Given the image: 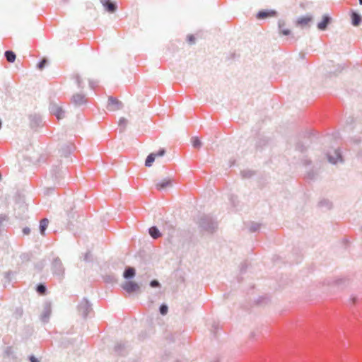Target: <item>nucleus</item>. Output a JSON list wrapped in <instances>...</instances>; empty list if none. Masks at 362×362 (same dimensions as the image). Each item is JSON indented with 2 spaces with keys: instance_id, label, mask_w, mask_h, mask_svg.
Here are the masks:
<instances>
[{
  "instance_id": "obj_1",
  "label": "nucleus",
  "mask_w": 362,
  "mask_h": 362,
  "mask_svg": "<svg viewBox=\"0 0 362 362\" xmlns=\"http://www.w3.org/2000/svg\"><path fill=\"white\" fill-rule=\"evenodd\" d=\"M199 227L202 231L214 233L218 228V222L210 215H202L198 222Z\"/></svg>"
},
{
  "instance_id": "obj_2",
  "label": "nucleus",
  "mask_w": 362,
  "mask_h": 362,
  "mask_svg": "<svg viewBox=\"0 0 362 362\" xmlns=\"http://www.w3.org/2000/svg\"><path fill=\"white\" fill-rule=\"evenodd\" d=\"M88 103V98L83 90H74L71 98H69V104L73 105L76 108L83 109V107Z\"/></svg>"
},
{
  "instance_id": "obj_3",
  "label": "nucleus",
  "mask_w": 362,
  "mask_h": 362,
  "mask_svg": "<svg viewBox=\"0 0 362 362\" xmlns=\"http://www.w3.org/2000/svg\"><path fill=\"white\" fill-rule=\"evenodd\" d=\"M77 310L83 318H86L89 313L92 312V305L86 298H83L77 306Z\"/></svg>"
},
{
  "instance_id": "obj_4",
  "label": "nucleus",
  "mask_w": 362,
  "mask_h": 362,
  "mask_svg": "<svg viewBox=\"0 0 362 362\" xmlns=\"http://www.w3.org/2000/svg\"><path fill=\"white\" fill-rule=\"evenodd\" d=\"M327 156L329 162L332 164H337L338 163L344 162V159L340 148H337L334 150L332 152L328 153Z\"/></svg>"
},
{
  "instance_id": "obj_5",
  "label": "nucleus",
  "mask_w": 362,
  "mask_h": 362,
  "mask_svg": "<svg viewBox=\"0 0 362 362\" xmlns=\"http://www.w3.org/2000/svg\"><path fill=\"white\" fill-rule=\"evenodd\" d=\"M107 109L111 111H116L122 109L123 104L116 98L110 96L108 98Z\"/></svg>"
},
{
  "instance_id": "obj_6",
  "label": "nucleus",
  "mask_w": 362,
  "mask_h": 362,
  "mask_svg": "<svg viewBox=\"0 0 362 362\" xmlns=\"http://www.w3.org/2000/svg\"><path fill=\"white\" fill-rule=\"evenodd\" d=\"M71 80L73 81V84L71 86V91L73 92V88L74 90H83L84 88V82L83 81L81 77L78 74H74L71 76Z\"/></svg>"
},
{
  "instance_id": "obj_7",
  "label": "nucleus",
  "mask_w": 362,
  "mask_h": 362,
  "mask_svg": "<svg viewBox=\"0 0 362 362\" xmlns=\"http://www.w3.org/2000/svg\"><path fill=\"white\" fill-rule=\"evenodd\" d=\"M100 2L105 10L110 13H113L117 10L118 6L115 1H112L111 0H100Z\"/></svg>"
},
{
  "instance_id": "obj_8",
  "label": "nucleus",
  "mask_w": 362,
  "mask_h": 362,
  "mask_svg": "<svg viewBox=\"0 0 362 362\" xmlns=\"http://www.w3.org/2000/svg\"><path fill=\"white\" fill-rule=\"evenodd\" d=\"M122 288L129 293L136 292L140 289L139 286L134 281H127L122 285Z\"/></svg>"
},
{
  "instance_id": "obj_9",
  "label": "nucleus",
  "mask_w": 362,
  "mask_h": 362,
  "mask_svg": "<svg viewBox=\"0 0 362 362\" xmlns=\"http://www.w3.org/2000/svg\"><path fill=\"white\" fill-rule=\"evenodd\" d=\"M276 15V11L274 10H262L257 13L256 17L258 19H264L269 17L275 16Z\"/></svg>"
},
{
  "instance_id": "obj_10",
  "label": "nucleus",
  "mask_w": 362,
  "mask_h": 362,
  "mask_svg": "<svg viewBox=\"0 0 362 362\" xmlns=\"http://www.w3.org/2000/svg\"><path fill=\"white\" fill-rule=\"evenodd\" d=\"M127 346L125 343L117 342L115 345L114 351L117 355L124 356L127 353Z\"/></svg>"
},
{
  "instance_id": "obj_11",
  "label": "nucleus",
  "mask_w": 362,
  "mask_h": 362,
  "mask_svg": "<svg viewBox=\"0 0 362 362\" xmlns=\"http://www.w3.org/2000/svg\"><path fill=\"white\" fill-rule=\"evenodd\" d=\"M331 18L328 15H324L322 20L317 23V28L320 30H325L328 25L331 23Z\"/></svg>"
},
{
  "instance_id": "obj_12",
  "label": "nucleus",
  "mask_w": 362,
  "mask_h": 362,
  "mask_svg": "<svg viewBox=\"0 0 362 362\" xmlns=\"http://www.w3.org/2000/svg\"><path fill=\"white\" fill-rule=\"evenodd\" d=\"M351 23L354 26H358L362 22V17L361 16L356 12L352 11L351 14Z\"/></svg>"
},
{
  "instance_id": "obj_13",
  "label": "nucleus",
  "mask_w": 362,
  "mask_h": 362,
  "mask_svg": "<svg viewBox=\"0 0 362 362\" xmlns=\"http://www.w3.org/2000/svg\"><path fill=\"white\" fill-rule=\"evenodd\" d=\"M136 274V270L134 267H127L123 273V277L126 279H132Z\"/></svg>"
},
{
  "instance_id": "obj_14",
  "label": "nucleus",
  "mask_w": 362,
  "mask_h": 362,
  "mask_svg": "<svg viewBox=\"0 0 362 362\" xmlns=\"http://www.w3.org/2000/svg\"><path fill=\"white\" fill-rule=\"evenodd\" d=\"M52 112L54 115L58 119L64 118L65 117V112L63 111L60 107L57 105H53L52 107Z\"/></svg>"
},
{
  "instance_id": "obj_15",
  "label": "nucleus",
  "mask_w": 362,
  "mask_h": 362,
  "mask_svg": "<svg viewBox=\"0 0 362 362\" xmlns=\"http://www.w3.org/2000/svg\"><path fill=\"white\" fill-rule=\"evenodd\" d=\"M172 182L170 179H165L160 182H158L156 184V189L158 190L163 189L168 187L171 186Z\"/></svg>"
},
{
  "instance_id": "obj_16",
  "label": "nucleus",
  "mask_w": 362,
  "mask_h": 362,
  "mask_svg": "<svg viewBox=\"0 0 362 362\" xmlns=\"http://www.w3.org/2000/svg\"><path fill=\"white\" fill-rule=\"evenodd\" d=\"M319 207L325 209H331L332 208V203L327 199H322L318 203Z\"/></svg>"
},
{
  "instance_id": "obj_17",
  "label": "nucleus",
  "mask_w": 362,
  "mask_h": 362,
  "mask_svg": "<svg viewBox=\"0 0 362 362\" xmlns=\"http://www.w3.org/2000/svg\"><path fill=\"white\" fill-rule=\"evenodd\" d=\"M149 235L153 239H158L161 236V233L156 226H152L148 229Z\"/></svg>"
},
{
  "instance_id": "obj_18",
  "label": "nucleus",
  "mask_w": 362,
  "mask_h": 362,
  "mask_svg": "<svg viewBox=\"0 0 362 362\" xmlns=\"http://www.w3.org/2000/svg\"><path fill=\"white\" fill-rule=\"evenodd\" d=\"M312 17L311 16H302L299 18L297 21V24L304 26L307 25L310 21H311Z\"/></svg>"
},
{
  "instance_id": "obj_19",
  "label": "nucleus",
  "mask_w": 362,
  "mask_h": 362,
  "mask_svg": "<svg viewBox=\"0 0 362 362\" xmlns=\"http://www.w3.org/2000/svg\"><path fill=\"white\" fill-rule=\"evenodd\" d=\"M49 221L47 218H43L40 221V233L42 235H45V231L48 226Z\"/></svg>"
},
{
  "instance_id": "obj_20",
  "label": "nucleus",
  "mask_w": 362,
  "mask_h": 362,
  "mask_svg": "<svg viewBox=\"0 0 362 362\" xmlns=\"http://www.w3.org/2000/svg\"><path fill=\"white\" fill-rule=\"evenodd\" d=\"M155 158H156V154L154 153H150L147 156V158L145 160V165L146 167H151L153 163L154 162Z\"/></svg>"
},
{
  "instance_id": "obj_21",
  "label": "nucleus",
  "mask_w": 362,
  "mask_h": 362,
  "mask_svg": "<svg viewBox=\"0 0 362 362\" xmlns=\"http://www.w3.org/2000/svg\"><path fill=\"white\" fill-rule=\"evenodd\" d=\"M5 57L8 62H13L16 57L15 53L12 51H6Z\"/></svg>"
},
{
  "instance_id": "obj_22",
  "label": "nucleus",
  "mask_w": 362,
  "mask_h": 362,
  "mask_svg": "<svg viewBox=\"0 0 362 362\" xmlns=\"http://www.w3.org/2000/svg\"><path fill=\"white\" fill-rule=\"evenodd\" d=\"M260 224L255 222H250L249 225V230L252 233H255L260 228Z\"/></svg>"
},
{
  "instance_id": "obj_23",
  "label": "nucleus",
  "mask_w": 362,
  "mask_h": 362,
  "mask_svg": "<svg viewBox=\"0 0 362 362\" xmlns=\"http://www.w3.org/2000/svg\"><path fill=\"white\" fill-rule=\"evenodd\" d=\"M284 25V22H282V21H279V32H280L282 35H290V33H291L290 30H288V29H283V28H282V27H283Z\"/></svg>"
},
{
  "instance_id": "obj_24",
  "label": "nucleus",
  "mask_w": 362,
  "mask_h": 362,
  "mask_svg": "<svg viewBox=\"0 0 362 362\" xmlns=\"http://www.w3.org/2000/svg\"><path fill=\"white\" fill-rule=\"evenodd\" d=\"M267 139L265 137H260L256 142L257 148H262L267 144Z\"/></svg>"
},
{
  "instance_id": "obj_25",
  "label": "nucleus",
  "mask_w": 362,
  "mask_h": 362,
  "mask_svg": "<svg viewBox=\"0 0 362 362\" xmlns=\"http://www.w3.org/2000/svg\"><path fill=\"white\" fill-rule=\"evenodd\" d=\"M192 146L195 148H199L202 146V142L198 137L194 136L192 138Z\"/></svg>"
},
{
  "instance_id": "obj_26",
  "label": "nucleus",
  "mask_w": 362,
  "mask_h": 362,
  "mask_svg": "<svg viewBox=\"0 0 362 362\" xmlns=\"http://www.w3.org/2000/svg\"><path fill=\"white\" fill-rule=\"evenodd\" d=\"M254 175V172L250 170H245L241 172V175L244 178H250Z\"/></svg>"
},
{
  "instance_id": "obj_27",
  "label": "nucleus",
  "mask_w": 362,
  "mask_h": 362,
  "mask_svg": "<svg viewBox=\"0 0 362 362\" xmlns=\"http://www.w3.org/2000/svg\"><path fill=\"white\" fill-rule=\"evenodd\" d=\"M168 307L166 304H162L160 305L159 312L162 315H165L168 313Z\"/></svg>"
},
{
  "instance_id": "obj_28",
  "label": "nucleus",
  "mask_w": 362,
  "mask_h": 362,
  "mask_svg": "<svg viewBox=\"0 0 362 362\" xmlns=\"http://www.w3.org/2000/svg\"><path fill=\"white\" fill-rule=\"evenodd\" d=\"M36 290L40 295H44L46 292V287L43 284H39Z\"/></svg>"
},
{
  "instance_id": "obj_29",
  "label": "nucleus",
  "mask_w": 362,
  "mask_h": 362,
  "mask_svg": "<svg viewBox=\"0 0 362 362\" xmlns=\"http://www.w3.org/2000/svg\"><path fill=\"white\" fill-rule=\"evenodd\" d=\"M76 150V146L71 144V141H69V155L71 154V153L72 151H74ZM69 162H73V159L72 158L69 156Z\"/></svg>"
},
{
  "instance_id": "obj_30",
  "label": "nucleus",
  "mask_w": 362,
  "mask_h": 362,
  "mask_svg": "<svg viewBox=\"0 0 362 362\" xmlns=\"http://www.w3.org/2000/svg\"><path fill=\"white\" fill-rule=\"evenodd\" d=\"M83 260L86 262H90L92 260V255L90 252H87L83 257Z\"/></svg>"
},
{
  "instance_id": "obj_31",
  "label": "nucleus",
  "mask_w": 362,
  "mask_h": 362,
  "mask_svg": "<svg viewBox=\"0 0 362 362\" xmlns=\"http://www.w3.org/2000/svg\"><path fill=\"white\" fill-rule=\"evenodd\" d=\"M150 286L153 288L160 287V284L158 280L153 279L151 281Z\"/></svg>"
},
{
  "instance_id": "obj_32",
  "label": "nucleus",
  "mask_w": 362,
  "mask_h": 362,
  "mask_svg": "<svg viewBox=\"0 0 362 362\" xmlns=\"http://www.w3.org/2000/svg\"><path fill=\"white\" fill-rule=\"evenodd\" d=\"M127 124V120L124 117H121L119 121V125L125 128Z\"/></svg>"
},
{
  "instance_id": "obj_33",
  "label": "nucleus",
  "mask_w": 362,
  "mask_h": 362,
  "mask_svg": "<svg viewBox=\"0 0 362 362\" xmlns=\"http://www.w3.org/2000/svg\"><path fill=\"white\" fill-rule=\"evenodd\" d=\"M47 59H43L37 65V67L39 69L42 70L45 66V65L47 64Z\"/></svg>"
},
{
  "instance_id": "obj_34",
  "label": "nucleus",
  "mask_w": 362,
  "mask_h": 362,
  "mask_svg": "<svg viewBox=\"0 0 362 362\" xmlns=\"http://www.w3.org/2000/svg\"><path fill=\"white\" fill-rule=\"evenodd\" d=\"M187 41L189 44H194L195 42V37L192 35H187Z\"/></svg>"
},
{
  "instance_id": "obj_35",
  "label": "nucleus",
  "mask_w": 362,
  "mask_h": 362,
  "mask_svg": "<svg viewBox=\"0 0 362 362\" xmlns=\"http://www.w3.org/2000/svg\"><path fill=\"white\" fill-rule=\"evenodd\" d=\"M165 150L164 148H160L158 150V151L155 154H156V156H163L165 155Z\"/></svg>"
},
{
  "instance_id": "obj_36",
  "label": "nucleus",
  "mask_w": 362,
  "mask_h": 362,
  "mask_svg": "<svg viewBox=\"0 0 362 362\" xmlns=\"http://www.w3.org/2000/svg\"><path fill=\"white\" fill-rule=\"evenodd\" d=\"M49 315H50V309L49 308H47L44 315L42 316V320H45L47 318L49 317Z\"/></svg>"
},
{
  "instance_id": "obj_37",
  "label": "nucleus",
  "mask_w": 362,
  "mask_h": 362,
  "mask_svg": "<svg viewBox=\"0 0 362 362\" xmlns=\"http://www.w3.org/2000/svg\"><path fill=\"white\" fill-rule=\"evenodd\" d=\"M296 148H297L298 151H301V152L304 151H305V148L304 147V146H303V145H302L300 143H298V144H297V145H296Z\"/></svg>"
},
{
  "instance_id": "obj_38",
  "label": "nucleus",
  "mask_w": 362,
  "mask_h": 362,
  "mask_svg": "<svg viewBox=\"0 0 362 362\" xmlns=\"http://www.w3.org/2000/svg\"><path fill=\"white\" fill-rule=\"evenodd\" d=\"M54 264V267L56 268V269H58V268H60L61 266H62V264L60 262L59 260H55L53 263Z\"/></svg>"
},
{
  "instance_id": "obj_39",
  "label": "nucleus",
  "mask_w": 362,
  "mask_h": 362,
  "mask_svg": "<svg viewBox=\"0 0 362 362\" xmlns=\"http://www.w3.org/2000/svg\"><path fill=\"white\" fill-rule=\"evenodd\" d=\"M247 269V263L246 262H243L240 265V271L241 272H245Z\"/></svg>"
},
{
  "instance_id": "obj_40",
  "label": "nucleus",
  "mask_w": 362,
  "mask_h": 362,
  "mask_svg": "<svg viewBox=\"0 0 362 362\" xmlns=\"http://www.w3.org/2000/svg\"><path fill=\"white\" fill-rule=\"evenodd\" d=\"M89 86L91 88H94V87L97 86V82H95L93 81H89Z\"/></svg>"
},
{
  "instance_id": "obj_41",
  "label": "nucleus",
  "mask_w": 362,
  "mask_h": 362,
  "mask_svg": "<svg viewBox=\"0 0 362 362\" xmlns=\"http://www.w3.org/2000/svg\"><path fill=\"white\" fill-rule=\"evenodd\" d=\"M30 228H23V233H24L25 235H28V234H29V233H30Z\"/></svg>"
},
{
  "instance_id": "obj_42",
  "label": "nucleus",
  "mask_w": 362,
  "mask_h": 362,
  "mask_svg": "<svg viewBox=\"0 0 362 362\" xmlns=\"http://www.w3.org/2000/svg\"><path fill=\"white\" fill-rule=\"evenodd\" d=\"M235 197L234 196H232L230 197V202L233 204V206H235Z\"/></svg>"
},
{
  "instance_id": "obj_43",
  "label": "nucleus",
  "mask_w": 362,
  "mask_h": 362,
  "mask_svg": "<svg viewBox=\"0 0 362 362\" xmlns=\"http://www.w3.org/2000/svg\"><path fill=\"white\" fill-rule=\"evenodd\" d=\"M112 279H113V277L107 276V277L105 278V281L109 282V281H112Z\"/></svg>"
},
{
  "instance_id": "obj_44",
  "label": "nucleus",
  "mask_w": 362,
  "mask_h": 362,
  "mask_svg": "<svg viewBox=\"0 0 362 362\" xmlns=\"http://www.w3.org/2000/svg\"><path fill=\"white\" fill-rule=\"evenodd\" d=\"M30 361L31 362H38V361L34 356H32L30 358Z\"/></svg>"
},
{
  "instance_id": "obj_45",
  "label": "nucleus",
  "mask_w": 362,
  "mask_h": 362,
  "mask_svg": "<svg viewBox=\"0 0 362 362\" xmlns=\"http://www.w3.org/2000/svg\"><path fill=\"white\" fill-rule=\"evenodd\" d=\"M352 301H353V303H356V298L355 297H353L351 298Z\"/></svg>"
},
{
  "instance_id": "obj_46",
  "label": "nucleus",
  "mask_w": 362,
  "mask_h": 362,
  "mask_svg": "<svg viewBox=\"0 0 362 362\" xmlns=\"http://www.w3.org/2000/svg\"><path fill=\"white\" fill-rule=\"evenodd\" d=\"M255 337V334L252 332V333L251 334L250 337Z\"/></svg>"
},
{
  "instance_id": "obj_47",
  "label": "nucleus",
  "mask_w": 362,
  "mask_h": 362,
  "mask_svg": "<svg viewBox=\"0 0 362 362\" xmlns=\"http://www.w3.org/2000/svg\"><path fill=\"white\" fill-rule=\"evenodd\" d=\"M358 1H359V4H360L361 5H362V0H358Z\"/></svg>"
}]
</instances>
